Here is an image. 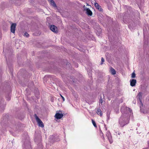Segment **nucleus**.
I'll use <instances>...</instances> for the list:
<instances>
[{"instance_id": "obj_15", "label": "nucleus", "mask_w": 149, "mask_h": 149, "mask_svg": "<svg viewBox=\"0 0 149 149\" xmlns=\"http://www.w3.org/2000/svg\"><path fill=\"white\" fill-rule=\"evenodd\" d=\"M92 123H93V125L95 127H97V125L96 124V123L95 122L93 119L92 120Z\"/></svg>"}, {"instance_id": "obj_2", "label": "nucleus", "mask_w": 149, "mask_h": 149, "mask_svg": "<svg viewBox=\"0 0 149 149\" xmlns=\"http://www.w3.org/2000/svg\"><path fill=\"white\" fill-rule=\"evenodd\" d=\"M34 116L36 118V121L38 123L39 126L42 127H44V125L43 123L39 117L37 116L36 114H35L34 115Z\"/></svg>"}, {"instance_id": "obj_27", "label": "nucleus", "mask_w": 149, "mask_h": 149, "mask_svg": "<svg viewBox=\"0 0 149 149\" xmlns=\"http://www.w3.org/2000/svg\"><path fill=\"white\" fill-rule=\"evenodd\" d=\"M76 67H78V64H77V65H76Z\"/></svg>"}, {"instance_id": "obj_31", "label": "nucleus", "mask_w": 149, "mask_h": 149, "mask_svg": "<svg viewBox=\"0 0 149 149\" xmlns=\"http://www.w3.org/2000/svg\"><path fill=\"white\" fill-rule=\"evenodd\" d=\"M145 149H147V148H145Z\"/></svg>"}, {"instance_id": "obj_1", "label": "nucleus", "mask_w": 149, "mask_h": 149, "mask_svg": "<svg viewBox=\"0 0 149 149\" xmlns=\"http://www.w3.org/2000/svg\"><path fill=\"white\" fill-rule=\"evenodd\" d=\"M133 114L132 110L129 108L127 107L123 114L119 120V123L123 127L129 122L130 116Z\"/></svg>"}, {"instance_id": "obj_7", "label": "nucleus", "mask_w": 149, "mask_h": 149, "mask_svg": "<svg viewBox=\"0 0 149 149\" xmlns=\"http://www.w3.org/2000/svg\"><path fill=\"white\" fill-rule=\"evenodd\" d=\"M63 116V114L61 113H56V114L54 117L55 118L58 119H60Z\"/></svg>"}, {"instance_id": "obj_22", "label": "nucleus", "mask_w": 149, "mask_h": 149, "mask_svg": "<svg viewBox=\"0 0 149 149\" xmlns=\"http://www.w3.org/2000/svg\"><path fill=\"white\" fill-rule=\"evenodd\" d=\"M61 95V97H62L63 100V101H65V99H64V98L61 95Z\"/></svg>"}, {"instance_id": "obj_9", "label": "nucleus", "mask_w": 149, "mask_h": 149, "mask_svg": "<svg viewBox=\"0 0 149 149\" xmlns=\"http://www.w3.org/2000/svg\"><path fill=\"white\" fill-rule=\"evenodd\" d=\"M86 13L89 16H91L92 15V12L88 8H86Z\"/></svg>"}, {"instance_id": "obj_16", "label": "nucleus", "mask_w": 149, "mask_h": 149, "mask_svg": "<svg viewBox=\"0 0 149 149\" xmlns=\"http://www.w3.org/2000/svg\"><path fill=\"white\" fill-rule=\"evenodd\" d=\"M136 77V74L134 72H133L132 74L131 77L132 78H135Z\"/></svg>"}, {"instance_id": "obj_14", "label": "nucleus", "mask_w": 149, "mask_h": 149, "mask_svg": "<svg viewBox=\"0 0 149 149\" xmlns=\"http://www.w3.org/2000/svg\"><path fill=\"white\" fill-rule=\"evenodd\" d=\"M140 111L141 112H142L143 113H147V111L145 110H144L141 107V106H140Z\"/></svg>"}, {"instance_id": "obj_25", "label": "nucleus", "mask_w": 149, "mask_h": 149, "mask_svg": "<svg viewBox=\"0 0 149 149\" xmlns=\"http://www.w3.org/2000/svg\"><path fill=\"white\" fill-rule=\"evenodd\" d=\"M83 7H84V10H86V7H85V5H84V6Z\"/></svg>"}, {"instance_id": "obj_23", "label": "nucleus", "mask_w": 149, "mask_h": 149, "mask_svg": "<svg viewBox=\"0 0 149 149\" xmlns=\"http://www.w3.org/2000/svg\"><path fill=\"white\" fill-rule=\"evenodd\" d=\"M4 123V120H2L1 122V124H3Z\"/></svg>"}, {"instance_id": "obj_28", "label": "nucleus", "mask_w": 149, "mask_h": 149, "mask_svg": "<svg viewBox=\"0 0 149 149\" xmlns=\"http://www.w3.org/2000/svg\"><path fill=\"white\" fill-rule=\"evenodd\" d=\"M133 102H134V103H136V101H135V102H134V101H133Z\"/></svg>"}, {"instance_id": "obj_32", "label": "nucleus", "mask_w": 149, "mask_h": 149, "mask_svg": "<svg viewBox=\"0 0 149 149\" xmlns=\"http://www.w3.org/2000/svg\"><path fill=\"white\" fill-rule=\"evenodd\" d=\"M49 0H48L49 1Z\"/></svg>"}, {"instance_id": "obj_13", "label": "nucleus", "mask_w": 149, "mask_h": 149, "mask_svg": "<svg viewBox=\"0 0 149 149\" xmlns=\"http://www.w3.org/2000/svg\"><path fill=\"white\" fill-rule=\"evenodd\" d=\"M111 72L112 74L114 75L116 73V72L115 70L112 68H111Z\"/></svg>"}, {"instance_id": "obj_30", "label": "nucleus", "mask_w": 149, "mask_h": 149, "mask_svg": "<svg viewBox=\"0 0 149 149\" xmlns=\"http://www.w3.org/2000/svg\"><path fill=\"white\" fill-rule=\"evenodd\" d=\"M32 85H33V83H32Z\"/></svg>"}, {"instance_id": "obj_3", "label": "nucleus", "mask_w": 149, "mask_h": 149, "mask_svg": "<svg viewBox=\"0 0 149 149\" xmlns=\"http://www.w3.org/2000/svg\"><path fill=\"white\" fill-rule=\"evenodd\" d=\"M16 25V23H12L11 25L10 31L13 33H14L15 32Z\"/></svg>"}, {"instance_id": "obj_19", "label": "nucleus", "mask_w": 149, "mask_h": 149, "mask_svg": "<svg viewBox=\"0 0 149 149\" xmlns=\"http://www.w3.org/2000/svg\"><path fill=\"white\" fill-rule=\"evenodd\" d=\"M103 100H102V99L101 98V99L100 100V102H99L101 104H102V103L103 102Z\"/></svg>"}, {"instance_id": "obj_5", "label": "nucleus", "mask_w": 149, "mask_h": 149, "mask_svg": "<svg viewBox=\"0 0 149 149\" xmlns=\"http://www.w3.org/2000/svg\"><path fill=\"white\" fill-rule=\"evenodd\" d=\"M142 97V93L141 92H139L138 94L136 96V97L138 99L140 102L141 103V106H143V104L141 102V98Z\"/></svg>"}, {"instance_id": "obj_6", "label": "nucleus", "mask_w": 149, "mask_h": 149, "mask_svg": "<svg viewBox=\"0 0 149 149\" xmlns=\"http://www.w3.org/2000/svg\"><path fill=\"white\" fill-rule=\"evenodd\" d=\"M130 85L132 87L134 86H135L136 83V81L135 79H132L130 80Z\"/></svg>"}, {"instance_id": "obj_21", "label": "nucleus", "mask_w": 149, "mask_h": 149, "mask_svg": "<svg viewBox=\"0 0 149 149\" xmlns=\"http://www.w3.org/2000/svg\"><path fill=\"white\" fill-rule=\"evenodd\" d=\"M8 53L7 52H6V54H5V57H6V60H7V56L8 55Z\"/></svg>"}, {"instance_id": "obj_29", "label": "nucleus", "mask_w": 149, "mask_h": 149, "mask_svg": "<svg viewBox=\"0 0 149 149\" xmlns=\"http://www.w3.org/2000/svg\"><path fill=\"white\" fill-rule=\"evenodd\" d=\"M11 51H10V54H11Z\"/></svg>"}, {"instance_id": "obj_24", "label": "nucleus", "mask_w": 149, "mask_h": 149, "mask_svg": "<svg viewBox=\"0 0 149 149\" xmlns=\"http://www.w3.org/2000/svg\"><path fill=\"white\" fill-rule=\"evenodd\" d=\"M54 140L55 141H59V138L57 139H56L55 140Z\"/></svg>"}, {"instance_id": "obj_20", "label": "nucleus", "mask_w": 149, "mask_h": 149, "mask_svg": "<svg viewBox=\"0 0 149 149\" xmlns=\"http://www.w3.org/2000/svg\"><path fill=\"white\" fill-rule=\"evenodd\" d=\"M6 99H7V100L8 101L10 100V97L8 96V97H6Z\"/></svg>"}, {"instance_id": "obj_11", "label": "nucleus", "mask_w": 149, "mask_h": 149, "mask_svg": "<svg viewBox=\"0 0 149 149\" xmlns=\"http://www.w3.org/2000/svg\"><path fill=\"white\" fill-rule=\"evenodd\" d=\"M97 113L98 115H100L101 116H102V111L100 109V107L97 108Z\"/></svg>"}, {"instance_id": "obj_18", "label": "nucleus", "mask_w": 149, "mask_h": 149, "mask_svg": "<svg viewBox=\"0 0 149 149\" xmlns=\"http://www.w3.org/2000/svg\"><path fill=\"white\" fill-rule=\"evenodd\" d=\"M104 58L103 57L102 58V61L101 63V64L102 65L103 64V62H104Z\"/></svg>"}, {"instance_id": "obj_26", "label": "nucleus", "mask_w": 149, "mask_h": 149, "mask_svg": "<svg viewBox=\"0 0 149 149\" xmlns=\"http://www.w3.org/2000/svg\"><path fill=\"white\" fill-rule=\"evenodd\" d=\"M148 147H149V141L148 142Z\"/></svg>"}, {"instance_id": "obj_8", "label": "nucleus", "mask_w": 149, "mask_h": 149, "mask_svg": "<svg viewBox=\"0 0 149 149\" xmlns=\"http://www.w3.org/2000/svg\"><path fill=\"white\" fill-rule=\"evenodd\" d=\"M106 135L110 143H112L113 142V140L112 139V137L111 135V134L109 132Z\"/></svg>"}, {"instance_id": "obj_10", "label": "nucleus", "mask_w": 149, "mask_h": 149, "mask_svg": "<svg viewBox=\"0 0 149 149\" xmlns=\"http://www.w3.org/2000/svg\"><path fill=\"white\" fill-rule=\"evenodd\" d=\"M95 6L96 8L98 9L100 11H101L103 10L101 8V6H100L97 3H95Z\"/></svg>"}, {"instance_id": "obj_17", "label": "nucleus", "mask_w": 149, "mask_h": 149, "mask_svg": "<svg viewBox=\"0 0 149 149\" xmlns=\"http://www.w3.org/2000/svg\"><path fill=\"white\" fill-rule=\"evenodd\" d=\"M24 36L28 37L29 36V35L27 32H25L24 33Z\"/></svg>"}, {"instance_id": "obj_4", "label": "nucleus", "mask_w": 149, "mask_h": 149, "mask_svg": "<svg viewBox=\"0 0 149 149\" xmlns=\"http://www.w3.org/2000/svg\"><path fill=\"white\" fill-rule=\"evenodd\" d=\"M50 30L53 32L56 33L57 32V27L54 25H51L50 26Z\"/></svg>"}, {"instance_id": "obj_12", "label": "nucleus", "mask_w": 149, "mask_h": 149, "mask_svg": "<svg viewBox=\"0 0 149 149\" xmlns=\"http://www.w3.org/2000/svg\"><path fill=\"white\" fill-rule=\"evenodd\" d=\"M49 1L50 2L51 5L54 7H56V5L53 0H49Z\"/></svg>"}]
</instances>
